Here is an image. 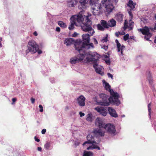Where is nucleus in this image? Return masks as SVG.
I'll list each match as a JSON object with an SVG mask.
<instances>
[{
    "mask_svg": "<svg viewBox=\"0 0 156 156\" xmlns=\"http://www.w3.org/2000/svg\"><path fill=\"white\" fill-rule=\"evenodd\" d=\"M92 23L88 20L85 24L81 25L82 30L85 32H88V34H84L82 35V39L83 42L80 39H77L75 44V49L80 52V51L85 49H91L94 48L92 43H89L90 40V37L92 36L94 33V30L91 25Z\"/></svg>",
    "mask_w": 156,
    "mask_h": 156,
    "instance_id": "f257e3e1",
    "label": "nucleus"
},
{
    "mask_svg": "<svg viewBox=\"0 0 156 156\" xmlns=\"http://www.w3.org/2000/svg\"><path fill=\"white\" fill-rule=\"evenodd\" d=\"M70 24L69 25L68 28L70 30H73L74 28V26H80L82 24H85L88 20L87 17L85 16H82L79 13L78 15L73 16L70 18Z\"/></svg>",
    "mask_w": 156,
    "mask_h": 156,
    "instance_id": "f03ea898",
    "label": "nucleus"
},
{
    "mask_svg": "<svg viewBox=\"0 0 156 156\" xmlns=\"http://www.w3.org/2000/svg\"><path fill=\"white\" fill-rule=\"evenodd\" d=\"M103 85L105 89L108 90L110 93L111 96L109 98V101L111 104L118 105L120 104V101L118 99L119 96L118 93L114 92L111 89V86L109 83L105 80H102Z\"/></svg>",
    "mask_w": 156,
    "mask_h": 156,
    "instance_id": "7ed1b4c3",
    "label": "nucleus"
},
{
    "mask_svg": "<svg viewBox=\"0 0 156 156\" xmlns=\"http://www.w3.org/2000/svg\"><path fill=\"white\" fill-rule=\"evenodd\" d=\"M28 49L26 50L27 54L29 52L32 54L36 52L39 49L38 45L34 40L30 41L28 43Z\"/></svg>",
    "mask_w": 156,
    "mask_h": 156,
    "instance_id": "20e7f679",
    "label": "nucleus"
},
{
    "mask_svg": "<svg viewBox=\"0 0 156 156\" xmlns=\"http://www.w3.org/2000/svg\"><path fill=\"white\" fill-rule=\"evenodd\" d=\"M87 55L86 60L88 62H92L95 63L100 58L101 56L97 52H88L86 54Z\"/></svg>",
    "mask_w": 156,
    "mask_h": 156,
    "instance_id": "39448f33",
    "label": "nucleus"
},
{
    "mask_svg": "<svg viewBox=\"0 0 156 156\" xmlns=\"http://www.w3.org/2000/svg\"><path fill=\"white\" fill-rule=\"evenodd\" d=\"M91 9L93 14L95 15L101 14L103 12L101 4L100 3H96L93 7H91Z\"/></svg>",
    "mask_w": 156,
    "mask_h": 156,
    "instance_id": "423d86ee",
    "label": "nucleus"
},
{
    "mask_svg": "<svg viewBox=\"0 0 156 156\" xmlns=\"http://www.w3.org/2000/svg\"><path fill=\"white\" fill-rule=\"evenodd\" d=\"M147 27H145L143 28L138 29L139 31L141 32L142 33L145 35L144 38L147 41H150L149 39L151 36V34L150 33V29Z\"/></svg>",
    "mask_w": 156,
    "mask_h": 156,
    "instance_id": "0eeeda50",
    "label": "nucleus"
},
{
    "mask_svg": "<svg viewBox=\"0 0 156 156\" xmlns=\"http://www.w3.org/2000/svg\"><path fill=\"white\" fill-rule=\"evenodd\" d=\"M128 13L129 15L130 19L129 20L128 23L126 22V20H125L124 29L125 30L127 28H128L129 29L128 30H129L133 29V27L134 22L131 20V19L133 17V15L132 12L130 11H129Z\"/></svg>",
    "mask_w": 156,
    "mask_h": 156,
    "instance_id": "6e6552de",
    "label": "nucleus"
},
{
    "mask_svg": "<svg viewBox=\"0 0 156 156\" xmlns=\"http://www.w3.org/2000/svg\"><path fill=\"white\" fill-rule=\"evenodd\" d=\"M101 2L103 4L105 5L106 12L109 13L113 11L114 7L110 2V0H102Z\"/></svg>",
    "mask_w": 156,
    "mask_h": 156,
    "instance_id": "1a4fd4ad",
    "label": "nucleus"
},
{
    "mask_svg": "<svg viewBox=\"0 0 156 156\" xmlns=\"http://www.w3.org/2000/svg\"><path fill=\"white\" fill-rule=\"evenodd\" d=\"M99 129H94L93 133L95 136H104L105 133V130L106 129L107 127H99Z\"/></svg>",
    "mask_w": 156,
    "mask_h": 156,
    "instance_id": "9d476101",
    "label": "nucleus"
},
{
    "mask_svg": "<svg viewBox=\"0 0 156 156\" xmlns=\"http://www.w3.org/2000/svg\"><path fill=\"white\" fill-rule=\"evenodd\" d=\"M100 98L102 99L103 102L102 105L108 106L109 105V103H111L109 101L108 97L104 94H101L99 95Z\"/></svg>",
    "mask_w": 156,
    "mask_h": 156,
    "instance_id": "9b49d317",
    "label": "nucleus"
},
{
    "mask_svg": "<svg viewBox=\"0 0 156 156\" xmlns=\"http://www.w3.org/2000/svg\"><path fill=\"white\" fill-rule=\"evenodd\" d=\"M89 0H80L78 6V9L83 10L89 6Z\"/></svg>",
    "mask_w": 156,
    "mask_h": 156,
    "instance_id": "f8f14e48",
    "label": "nucleus"
},
{
    "mask_svg": "<svg viewBox=\"0 0 156 156\" xmlns=\"http://www.w3.org/2000/svg\"><path fill=\"white\" fill-rule=\"evenodd\" d=\"M94 109L103 116H105L107 114V108L103 107L98 106L94 108Z\"/></svg>",
    "mask_w": 156,
    "mask_h": 156,
    "instance_id": "ddd939ff",
    "label": "nucleus"
},
{
    "mask_svg": "<svg viewBox=\"0 0 156 156\" xmlns=\"http://www.w3.org/2000/svg\"><path fill=\"white\" fill-rule=\"evenodd\" d=\"M115 42L116 44L117 51L119 52V54L123 55V51L125 49V46L123 45H121L117 39L115 40Z\"/></svg>",
    "mask_w": 156,
    "mask_h": 156,
    "instance_id": "4468645a",
    "label": "nucleus"
},
{
    "mask_svg": "<svg viewBox=\"0 0 156 156\" xmlns=\"http://www.w3.org/2000/svg\"><path fill=\"white\" fill-rule=\"evenodd\" d=\"M93 66L95 69L96 72L97 73L101 75V76L104 75V73L103 72V68L102 66L98 65L97 63L94 64Z\"/></svg>",
    "mask_w": 156,
    "mask_h": 156,
    "instance_id": "2eb2a0df",
    "label": "nucleus"
},
{
    "mask_svg": "<svg viewBox=\"0 0 156 156\" xmlns=\"http://www.w3.org/2000/svg\"><path fill=\"white\" fill-rule=\"evenodd\" d=\"M86 50L87 49H84L83 50L80 51V52L78 51L80 53L77 57V58H78L79 62L82 61L85 57L86 58L87 55H86V53H87V52H85V50ZM85 61H87L86 59L85 60Z\"/></svg>",
    "mask_w": 156,
    "mask_h": 156,
    "instance_id": "dca6fc26",
    "label": "nucleus"
},
{
    "mask_svg": "<svg viewBox=\"0 0 156 156\" xmlns=\"http://www.w3.org/2000/svg\"><path fill=\"white\" fill-rule=\"evenodd\" d=\"M85 117L86 121L90 123L92 122L95 119V116L90 112L86 115Z\"/></svg>",
    "mask_w": 156,
    "mask_h": 156,
    "instance_id": "f3484780",
    "label": "nucleus"
},
{
    "mask_svg": "<svg viewBox=\"0 0 156 156\" xmlns=\"http://www.w3.org/2000/svg\"><path fill=\"white\" fill-rule=\"evenodd\" d=\"M76 41L74 39L71 38H65L64 40V44L66 46H70L72 44H75Z\"/></svg>",
    "mask_w": 156,
    "mask_h": 156,
    "instance_id": "a211bd4d",
    "label": "nucleus"
},
{
    "mask_svg": "<svg viewBox=\"0 0 156 156\" xmlns=\"http://www.w3.org/2000/svg\"><path fill=\"white\" fill-rule=\"evenodd\" d=\"M87 141H86L83 143V145L84 146L87 144H96V142L94 140V137L90 134H89L87 136Z\"/></svg>",
    "mask_w": 156,
    "mask_h": 156,
    "instance_id": "6ab92c4d",
    "label": "nucleus"
},
{
    "mask_svg": "<svg viewBox=\"0 0 156 156\" xmlns=\"http://www.w3.org/2000/svg\"><path fill=\"white\" fill-rule=\"evenodd\" d=\"M95 124L96 126L98 127H103L105 123L101 118L98 117L95 119Z\"/></svg>",
    "mask_w": 156,
    "mask_h": 156,
    "instance_id": "aec40b11",
    "label": "nucleus"
},
{
    "mask_svg": "<svg viewBox=\"0 0 156 156\" xmlns=\"http://www.w3.org/2000/svg\"><path fill=\"white\" fill-rule=\"evenodd\" d=\"M85 98L83 95L79 97L77 99L78 104L80 106H83L85 105Z\"/></svg>",
    "mask_w": 156,
    "mask_h": 156,
    "instance_id": "412c9836",
    "label": "nucleus"
},
{
    "mask_svg": "<svg viewBox=\"0 0 156 156\" xmlns=\"http://www.w3.org/2000/svg\"><path fill=\"white\" fill-rule=\"evenodd\" d=\"M108 111L110 115L112 117L116 118L118 117V115L115 109L111 107L108 108Z\"/></svg>",
    "mask_w": 156,
    "mask_h": 156,
    "instance_id": "4be33fe9",
    "label": "nucleus"
},
{
    "mask_svg": "<svg viewBox=\"0 0 156 156\" xmlns=\"http://www.w3.org/2000/svg\"><path fill=\"white\" fill-rule=\"evenodd\" d=\"M77 2L76 0H68L67 5L69 7H73L77 5Z\"/></svg>",
    "mask_w": 156,
    "mask_h": 156,
    "instance_id": "5701e85b",
    "label": "nucleus"
},
{
    "mask_svg": "<svg viewBox=\"0 0 156 156\" xmlns=\"http://www.w3.org/2000/svg\"><path fill=\"white\" fill-rule=\"evenodd\" d=\"M116 22L113 19H112L108 21V27H113L116 25Z\"/></svg>",
    "mask_w": 156,
    "mask_h": 156,
    "instance_id": "b1692460",
    "label": "nucleus"
},
{
    "mask_svg": "<svg viewBox=\"0 0 156 156\" xmlns=\"http://www.w3.org/2000/svg\"><path fill=\"white\" fill-rule=\"evenodd\" d=\"M123 15L122 14L118 13L115 16V19L119 22H121L123 20Z\"/></svg>",
    "mask_w": 156,
    "mask_h": 156,
    "instance_id": "393cba45",
    "label": "nucleus"
},
{
    "mask_svg": "<svg viewBox=\"0 0 156 156\" xmlns=\"http://www.w3.org/2000/svg\"><path fill=\"white\" fill-rule=\"evenodd\" d=\"M135 3H134L132 1L129 0L127 5L130 8L131 10H133L135 8Z\"/></svg>",
    "mask_w": 156,
    "mask_h": 156,
    "instance_id": "a878e982",
    "label": "nucleus"
},
{
    "mask_svg": "<svg viewBox=\"0 0 156 156\" xmlns=\"http://www.w3.org/2000/svg\"><path fill=\"white\" fill-rule=\"evenodd\" d=\"M107 132L111 134H114L116 131L115 127H108Z\"/></svg>",
    "mask_w": 156,
    "mask_h": 156,
    "instance_id": "bb28decb",
    "label": "nucleus"
},
{
    "mask_svg": "<svg viewBox=\"0 0 156 156\" xmlns=\"http://www.w3.org/2000/svg\"><path fill=\"white\" fill-rule=\"evenodd\" d=\"M79 62L77 57H74L70 59V62L71 64H74Z\"/></svg>",
    "mask_w": 156,
    "mask_h": 156,
    "instance_id": "cd10ccee",
    "label": "nucleus"
},
{
    "mask_svg": "<svg viewBox=\"0 0 156 156\" xmlns=\"http://www.w3.org/2000/svg\"><path fill=\"white\" fill-rule=\"evenodd\" d=\"M108 22L107 23L106 21L104 20H101V24L102 26L105 28H108Z\"/></svg>",
    "mask_w": 156,
    "mask_h": 156,
    "instance_id": "c85d7f7f",
    "label": "nucleus"
},
{
    "mask_svg": "<svg viewBox=\"0 0 156 156\" xmlns=\"http://www.w3.org/2000/svg\"><path fill=\"white\" fill-rule=\"evenodd\" d=\"M90 149H97L99 150H100V148L98 146L94 144H93L92 146H89L87 148V149L88 150H89Z\"/></svg>",
    "mask_w": 156,
    "mask_h": 156,
    "instance_id": "c756f323",
    "label": "nucleus"
},
{
    "mask_svg": "<svg viewBox=\"0 0 156 156\" xmlns=\"http://www.w3.org/2000/svg\"><path fill=\"white\" fill-rule=\"evenodd\" d=\"M58 25L61 27L63 28H66L67 27V26L66 24L63 23L62 21H59L58 22Z\"/></svg>",
    "mask_w": 156,
    "mask_h": 156,
    "instance_id": "7c9ffc66",
    "label": "nucleus"
},
{
    "mask_svg": "<svg viewBox=\"0 0 156 156\" xmlns=\"http://www.w3.org/2000/svg\"><path fill=\"white\" fill-rule=\"evenodd\" d=\"M93 153L90 151H84L83 156H92Z\"/></svg>",
    "mask_w": 156,
    "mask_h": 156,
    "instance_id": "2f4dec72",
    "label": "nucleus"
},
{
    "mask_svg": "<svg viewBox=\"0 0 156 156\" xmlns=\"http://www.w3.org/2000/svg\"><path fill=\"white\" fill-rule=\"evenodd\" d=\"M97 27L98 29L100 30H104L105 28L101 24H98Z\"/></svg>",
    "mask_w": 156,
    "mask_h": 156,
    "instance_id": "473e14b6",
    "label": "nucleus"
},
{
    "mask_svg": "<svg viewBox=\"0 0 156 156\" xmlns=\"http://www.w3.org/2000/svg\"><path fill=\"white\" fill-rule=\"evenodd\" d=\"M97 2H95V0H90L89 3V5L92 7H93L95 5V4Z\"/></svg>",
    "mask_w": 156,
    "mask_h": 156,
    "instance_id": "72a5a7b5",
    "label": "nucleus"
},
{
    "mask_svg": "<svg viewBox=\"0 0 156 156\" xmlns=\"http://www.w3.org/2000/svg\"><path fill=\"white\" fill-rule=\"evenodd\" d=\"M50 144L49 142L47 143L45 145H44V147L45 148V149L47 150H48L50 148Z\"/></svg>",
    "mask_w": 156,
    "mask_h": 156,
    "instance_id": "f704fd0d",
    "label": "nucleus"
},
{
    "mask_svg": "<svg viewBox=\"0 0 156 156\" xmlns=\"http://www.w3.org/2000/svg\"><path fill=\"white\" fill-rule=\"evenodd\" d=\"M108 37V35L107 34L106 35V36L104 37L102 40H101V41L102 43L106 42L107 41H108V39L107 38Z\"/></svg>",
    "mask_w": 156,
    "mask_h": 156,
    "instance_id": "c9c22d12",
    "label": "nucleus"
},
{
    "mask_svg": "<svg viewBox=\"0 0 156 156\" xmlns=\"http://www.w3.org/2000/svg\"><path fill=\"white\" fill-rule=\"evenodd\" d=\"M151 105V103L148 104V111L149 112V117L150 118H151V109L150 108Z\"/></svg>",
    "mask_w": 156,
    "mask_h": 156,
    "instance_id": "e433bc0d",
    "label": "nucleus"
},
{
    "mask_svg": "<svg viewBox=\"0 0 156 156\" xmlns=\"http://www.w3.org/2000/svg\"><path fill=\"white\" fill-rule=\"evenodd\" d=\"M129 38V34H127L123 37V39L125 41H126Z\"/></svg>",
    "mask_w": 156,
    "mask_h": 156,
    "instance_id": "4c0bfd02",
    "label": "nucleus"
},
{
    "mask_svg": "<svg viewBox=\"0 0 156 156\" xmlns=\"http://www.w3.org/2000/svg\"><path fill=\"white\" fill-rule=\"evenodd\" d=\"M105 60V62L108 65H109L110 64V61L109 58H108L106 59H104Z\"/></svg>",
    "mask_w": 156,
    "mask_h": 156,
    "instance_id": "58836bf2",
    "label": "nucleus"
},
{
    "mask_svg": "<svg viewBox=\"0 0 156 156\" xmlns=\"http://www.w3.org/2000/svg\"><path fill=\"white\" fill-rule=\"evenodd\" d=\"M39 108H41V109L39 110V112H43V110L42 106L41 105H40L39 106Z\"/></svg>",
    "mask_w": 156,
    "mask_h": 156,
    "instance_id": "ea45409f",
    "label": "nucleus"
},
{
    "mask_svg": "<svg viewBox=\"0 0 156 156\" xmlns=\"http://www.w3.org/2000/svg\"><path fill=\"white\" fill-rule=\"evenodd\" d=\"M78 35V34H77L76 32H75L73 34H72V36L73 37H76Z\"/></svg>",
    "mask_w": 156,
    "mask_h": 156,
    "instance_id": "a19ab883",
    "label": "nucleus"
},
{
    "mask_svg": "<svg viewBox=\"0 0 156 156\" xmlns=\"http://www.w3.org/2000/svg\"><path fill=\"white\" fill-rule=\"evenodd\" d=\"M107 75L109 78H111L112 79H113V76L110 73H108Z\"/></svg>",
    "mask_w": 156,
    "mask_h": 156,
    "instance_id": "79ce46f5",
    "label": "nucleus"
},
{
    "mask_svg": "<svg viewBox=\"0 0 156 156\" xmlns=\"http://www.w3.org/2000/svg\"><path fill=\"white\" fill-rule=\"evenodd\" d=\"M79 114L80 115V116L81 117H82L85 115V114L84 113H83L81 112H80L79 113Z\"/></svg>",
    "mask_w": 156,
    "mask_h": 156,
    "instance_id": "37998d69",
    "label": "nucleus"
},
{
    "mask_svg": "<svg viewBox=\"0 0 156 156\" xmlns=\"http://www.w3.org/2000/svg\"><path fill=\"white\" fill-rule=\"evenodd\" d=\"M105 127H114L113 125H112L111 124H108L105 125Z\"/></svg>",
    "mask_w": 156,
    "mask_h": 156,
    "instance_id": "c03bdc74",
    "label": "nucleus"
},
{
    "mask_svg": "<svg viewBox=\"0 0 156 156\" xmlns=\"http://www.w3.org/2000/svg\"><path fill=\"white\" fill-rule=\"evenodd\" d=\"M46 130L45 129H43L41 131L42 134H44L46 132Z\"/></svg>",
    "mask_w": 156,
    "mask_h": 156,
    "instance_id": "a18cd8bd",
    "label": "nucleus"
},
{
    "mask_svg": "<svg viewBox=\"0 0 156 156\" xmlns=\"http://www.w3.org/2000/svg\"><path fill=\"white\" fill-rule=\"evenodd\" d=\"M102 48L106 50L108 49V46H104Z\"/></svg>",
    "mask_w": 156,
    "mask_h": 156,
    "instance_id": "49530a36",
    "label": "nucleus"
},
{
    "mask_svg": "<svg viewBox=\"0 0 156 156\" xmlns=\"http://www.w3.org/2000/svg\"><path fill=\"white\" fill-rule=\"evenodd\" d=\"M94 42L95 44H98V42L96 39L95 38H94Z\"/></svg>",
    "mask_w": 156,
    "mask_h": 156,
    "instance_id": "de8ad7c7",
    "label": "nucleus"
},
{
    "mask_svg": "<svg viewBox=\"0 0 156 156\" xmlns=\"http://www.w3.org/2000/svg\"><path fill=\"white\" fill-rule=\"evenodd\" d=\"M34 139L37 142H39L40 141V140L37 138L36 136L34 137Z\"/></svg>",
    "mask_w": 156,
    "mask_h": 156,
    "instance_id": "09e8293b",
    "label": "nucleus"
},
{
    "mask_svg": "<svg viewBox=\"0 0 156 156\" xmlns=\"http://www.w3.org/2000/svg\"><path fill=\"white\" fill-rule=\"evenodd\" d=\"M16 100V98H13L12 99V104H13L15 102Z\"/></svg>",
    "mask_w": 156,
    "mask_h": 156,
    "instance_id": "8fccbe9b",
    "label": "nucleus"
},
{
    "mask_svg": "<svg viewBox=\"0 0 156 156\" xmlns=\"http://www.w3.org/2000/svg\"><path fill=\"white\" fill-rule=\"evenodd\" d=\"M2 38L0 37V48H2V45L1 43V41H2Z\"/></svg>",
    "mask_w": 156,
    "mask_h": 156,
    "instance_id": "3c124183",
    "label": "nucleus"
},
{
    "mask_svg": "<svg viewBox=\"0 0 156 156\" xmlns=\"http://www.w3.org/2000/svg\"><path fill=\"white\" fill-rule=\"evenodd\" d=\"M31 103L32 104H34L35 102V99L34 98H32L31 99Z\"/></svg>",
    "mask_w": 156,
    "mask_h": 156,
    "instance_id": "603ef678",
    "label": "nucleus"
},
{
    "mask_svg": "<svg viewBox=\"0 0 156 156\" xmlns=\"http://www.w3.org/2000/svg\"><path fill=\"white\" fill-rule=\"evenodd\" d=\"M56 30L57 31L59 32L60 30V28L59 27H57L56 28Z\"/></svg>",
    "mask_w": 156,
    "mask_h": 156,
    "instance_id": "864d4df0",
    "label": "nucleus"
},
{
    "mask_svg": "<svg viewBox=\"0 0 156 156\" xmlns=\"http://www.w3.org/2000/svg\"><path fill=\"white\" fill-rule=\"evenodd\" d=\"M37 53L38 54H40L42 53V51L41 50H39L38 49L37 50Z\"/></svg>",
    "mask_w": 156,
    "mask_h": 156,
    "instance_id": "5fc2aeb1",
    "label": "nucleus"
},
{
    "mask_svg": "<svg viewBox=\"0 0 156 156\" xmlns=\"http://www.w3.org/2000/svg\"><path fill=\"white\" fill-rule=\"evenodd\" d=\"M82 16H86V17H87V19H88L90 20V21H91L90 20V19H89V18H88V17H89V16H91V14H90V15H88V16H85V15H82L81 14H80Z\"/></svg>",
    "mask_w": 156,
    "mask_h": 156,
    "instance_id": "6e6d98bb",
    "label": "nucleus"
},
{
    "mask_svg": "<svg viewBox=\"0 0 156 156\" xmlns=\"http://www.w3.org/2000/svg\"><path fill=\"white\" fill-rule=\"evenodd\" d=\"M119 34L121 35H124L125 34V33L124 31H122L121 32H119Z\"/></svg>",
    "mask_w": 156,
    "mask_h": 156,
    "instance_id": "4d7b16f0",
    "label": "nucleus"
},
{
    "mask_svg": "<svg viewBox=\"0 0 156 156\" xmlns=\"http://www.w3.org/2000/svg\"><path fill=\"white\" fill-rule=\"evenodd\" d=\"M105 59H106L108 58H109V56L108 55H105L104 56Z\"/></svg>",
    "mask_w": 156,
    "mask_h": 156,
    "instance_id": "13d9d810",
    "label": "nucleus"
},
{
    "mask_svg": "<svg viewBox=\"0 0 156 156\" xmlns=\"http://www.w3.org/2000/svg\"><path fill=\"white\" fill-rule=\"evenodd\" d=\"M37 150L40 151H42L41 147H37Z\"/></svg>",
    "mask_w": 156,
    "mask_h": 156,
    "instance_id": "bf43d9fd",
    "label": "nucleus"
},
{
    "mask_svg": "<svg viewBox=\"0 0 156 156\" xmlns=\"http://www.w3.org/2000/svg\"><path fill=\"white\" fill-rule=\"evenodd\" d=\"M34 34L36 36H37V32L36 31H35L34 33Z\"/></svg>",
    "mask_w": 156,
    "mask_h": 156,
    "instance_id": "052dcab7",
    "label": "nucleus"
},
{
    "mask_svg": "<svg viewBox=\"0 0 156 156\" xmlns=\"http://www.w3.org/2000/svg\"><path fill=\"white\" fill-rule=\"evenodd\" d=\"M115 35L117 36V37H118L119 35V33H118V32H116L115 33Z\"/></svg>",
    "mask_w": 156,
    "mask_h": 156,
    "instance_id": "680f3d73",
    "label": "nucleus"
},
{
    "mask_svg": "<svg viewBox=\"0 0 156 156\" xmlns=\"http://www.w3.org/2000/svg\"><path fill=\"white\" fill-rule=\"evenodd\" d=\"M153 29L154 30H156V23H155Z\"/></svg>",
    "mask_w": 156,
    "mask_h": 156,
    "instance_id": "e2e57ef3",
    "label": "nucleus"
},
{
    "mask_svg": "<svg viewBox=\"0 0 156 156\" xmlns=\"http://www.w3.org/2000/svg\"><path fill=\"white\" fill-rule=\"evenodd\" d=\"M112 0L116 3L118 1V0Z\"/></svg>",
    "mask_w": 156,
    "mask_h": 156,
    "instance_id": "0e129e2a",
    "label": "nucleus"
},
{
    "mask_svg": "<svg viewBox=\"0 0 156 156\" xmlns=\"http://www.w3.org/2000/svg\"><path fill=\"white\" fill-rule=\"evenodd\" d=\"M154 43H156V37H155V39L154 40Z\"/></svg>",
    "mask_w": 156,
    "mask_h": 156,
    "instance_id": "69168bd1",
    "label": "nucleus"
},
{
    "mask_svg": "<svg viewBox=\"0 0 156 156\" xmlns=\"http://www.w3.org/2000/svg\"><path fill=\"white\" fill-rule=\"evenodd\" d=\"M154 17L155 19L156 20V14L155 15Z\"/></svg>",
    "mask_w": 156,
    "mask_h": 156,
    "instance_id": "338daca9",
    "label": "nucleus"
},
{
    "mask_svg": "<svg viewBox=\"0 0 156 156\" xmlns=\"http://www.w3.org/2000/svg\"><path fill=\"white\" fill-rule=\"evenodd\" d=\"M125 116V115H123L122 116V117H124Z\"/></svg>",
    "mask_w": 156,
    "mask_h": 156,
    "instance_id": "774afa93",
    "label": "nucleus"
}]
</instances>
